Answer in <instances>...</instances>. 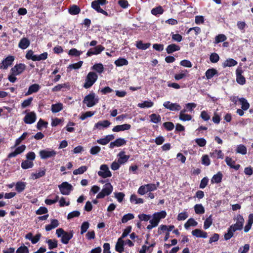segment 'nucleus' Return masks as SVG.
<instances>
[{"mask_svg": "<svg viewBox=\"0 0 253 253\" xmlns=\"http://www.w3.org/2000/svg\"><path fill=\"white\" fill-rule=\"evenodd\" d=\"M210 157L212 158H217L223 159L224 158V154L221 150L215 149L209 154Z\"/></svg>", "mask_w": 253, "mask_h": 253, "instance_id": "412c9836", "label": "nucleus"}, {"mask_svg": "<svg viewBox=\"0 0 253 253\" xmlns=\"http://www.w3.org/2000/svg\"><path fill=\"white\" fill-rule=\"evenodd\" d=\"M238 101L241 105V109L244 110H247L249 109L250 104L246 98L243 97L238 98Z\"/></svg>", "mask_w": 253, "mask_h": 253, "instance_id": "bb28decb", "label": "nucleus"}, {"mask_svg": "<svg viewBox=\"0 0 253 253\" xmlns=\"http://www.w3.org/2000/svg\"><path fill=\"white\" fill-rule=\"evenodd\" d=\"M217 71L214 68L209 69L205 73V75L207 79L210 80L214 76L217 74Z\"/></svg>", "mask_w": 253, "mask_h": 253, "instance_id": "cd10ccee", "label": "nucleus"}, {"mask_svg": "<svg viewBox=\"0 0 253 253\" xmlns=\"http://www.w3.org/2000/svg\"><path fill=\"white\" fill-rule=\"evenodd\" d=\"M116 147H120L126 144V141L124 138H119L115 140Z\"/></svg>", "mask_w": 253, "mask_h": 253, "instance_id": "69168bd1", "label": "nucleus"}, {"mask_svg": "<svg viewBox=\"0 0 253 253\" xmlns=\"http://www.w3.org/2000/svg\"><path fill=\"white\" fill-rule=\"evenodd\" d=\"M100 169L101 171H99L97 173L99 176L103 178H106L112 176V173L109 170L107 165L105 164L101 165Z\"/></svg>", "mask_w": 253, "mask_h": 253, "instance_id": "9d476101", "label": "nucleus"}, {"mask_svg": "<svg viewBox=\"0 0 253 253\" xmlns=\"http://www.w3.org/2000/svg\"><path fill=\"white\" fill-rule=\"evenodd\" d=\"M209 181V179L207 177H204V178H203L202 179V180H201V182L200 183V185H199L200 188H201V189L205 188L208 185Z\"/></svg>", "mask_w": 253, "mask_h": 253, "instance_id": "0e129e2a", "label": "nucleus"}, {"mask_svg": "<svg viewBox=\"0 0 253 253\" xmlns=\"http://www.w3.org/2000/svg\"><path fill=\"white\" fill-rule=\"evenodd\" d=\"M59 188L60 192L64 195H68L71 191L73 190V188L71 184L67 182H63L59 185Z\"/></svg>", "mask_w": 253, "mask_h": 253, "instance_id": "6e6552de", "label": "nucleus"}, {"mask_svg": "<svg viewBox=\"0 0 253 253\" xmlns=\"http://www.w3.org/2000/svg\"><path fill=\"white\" fill-rule=\"evenodd\" d=\"M56 233L58 237H61V241L64 244H68L69 241L73 238L74 234L73 231L67 232L61 228L57 229Z\"/></svg>", "mask_w": 253, "mask_h": 253, "instance_id": "f03ea898", "label": "nucleus"}, {"mask_svg": "<svg viewBox=\"0 0 253 253\" xmlns=\"http://www.w3.org/2000/svg\"><path fill=\"white\" fill-rule=\"evenodd\" d=\"M237 230V222L233 226H230L228 229V232L224 235L225 240H229L233 235V233Z\"/></svg>", "mask_w": 253, "mask_h": 253, "instance_id": "dca6fc26", "label": "nucleus"}, {"mask_svg": "<svg viewBox=\"0 0 253 253\" xmlns=\"http://www.w3.org/2000/svg\"><path fill=\"white\" fill-rule=\"evenodd\" d=\"M111 124V123L108 120H104L103 121H99L94 125V128L101 129L102 128L108 127Z\"/></svg>", "mask_w": 253, "mask_h": 253, "instance_id": "b1692460", "label": "nucleus"}, {"mask_svg": "<svg viewBox=\"0 0 253 253\" xmlns=\"http://www.w3.org/2000/svg\"><path fill=\"white\" fill-rule=\"evenodd\" d=\"M98 79V75L94 72H89L87 75L85 82L83 85L84 87L88 89L91 87L96 82Z\"/></svg>", "mask_w": 253, "mask_h": 253, "instance_id": "7ed1b4c3", "label": "nucleus"}, {"mask_svg": "<svg viewBox=\"0 0 253 253\" xmlns=\"http://www.w3.org/2000/svg\"><path fill=\"white\" fill-rule=\"evenodd\" d=\"M105 50V47L101 44L97 45L93 48H90L86 53L87 56L98 55Z\"/></svg>", "mask_w": 253, "mask_h": 253, "instance_id": "f8f14e48", "label": "nucleus"}, {"mask_svg": "<svg viewBox=\"0 0 253 253\" xmlns=\"http://www.w3.org/2000/svg\"><path fill=\"white\" fill-rule=\"evenodd\" d=\"M194 208L196 214H200L205 212V209L202 204H196Z\"/></svg>", "mask_w": 253, "mask_h": 253, "instance_id": "79ce46f5", "label": "nucleus"}, {"mask_svg": "<svg viewBox=\"0 0 253 253\" xmlns=\"http://www.w3.org/2000/svg\"><path fill=\"white\" fill-rule=\"evenodd\" d=\"M226 40V37L223 34H219L215 38V43H218L221 42H223Z\"/></svg>", "mask_w": 253, "mask_h": 253, "instance_id": "4d7b16f0", "label": "nucleus"}, {"mask_svg": "<svg viewBox=\"0 0 253 253\" xmlns=\"http://www.w3.org/2000/svg\"><path fill=\"white\" fill-rule=\"evenodd\" d=\"M87 169V167L85 166H82L78 169H76L73 171V174L74 175L82 174L86 171Z\"/></svg>", "mask_w": 253, "mask_h": 253, "instance_id": "49530a36", "label": "nucleus"}, {"mask_svg": "<svg viewBox=\"0 0 253 253\" xmlns=\"http://www.w3.org/2000/svg\"><path fill=\"white\" fill-rule=\"evenodd\" d=\"M151 45L150 43H143L142 41H139L136 42V46L137 48L142 50H145L148 48Z\"/></svg>", "mask_w": 253, "mask_h": 253, "instance_id": "e433bc0d", "label": "nucleus"}, {"mask_svg": "<svg viewBox=\"0 0 253 253\" xmlns=\"http://www.w3.org/2000/svg\"><path fill=\"white\" fill-rule=\"evenodd\" d=\"M16 253H29V250L26 246H21L17 249Z\"/></svg>", "mask_w": 253, "mask_h": 253, "instance_id": "774afa93", "label": "nucleus"}, {"mask_svg": "<svg viewBox=\"0 0 253 253\" xmlns=\"http://www.w3.org/2000/svg\"><path fill=\"white\" fill-rule=\"evenodd\" d=\"M198 223L193 218H189L187 222L184 224V227L186 229H188L190 226H196Z\"/></svg>", "mask_w": 253, "mask_h": 253, "instance_id": "a19ab883", "label": "nucleus"}, {"mask_svg": "<svg viewBox=\"0 0 253 253\" xmlns=\"http://www.w3.org/2000/svg\"><path fill=\"white\" fill-rule=\"evenodd\" d=\"M48 53L44 52L40 55H36L34 61L44 60L47 58Z\"/></svg>", "mask_w": 253, "mask_h": 253, "instance_id": "8fccbe9b", "label": "nucleus"}, {"mask_svg": "<svg viewBox=\"0 0 253 253\" xmlns=\"http://www.w3.org/2000/svg\"><path fill=\"white\" fill-rule=\"evenodd\" d=\"M163 105L166 108L172 111H178L180 110L181 108L179 104L176 103H173L170 101L165 102Z\"/></svg>", "mask_w": 253, "mask_h": 253, "instance_id": "4468645a", "label": "nucleus"}, {"mask_svg": "<svg viewBox=\"0 0 253 253\" xmlns=\"http://www.w3.org/2000/svg\"><path fill=\"white\" fill-rule=\"evenodd\" d=\"M125 153L124 151H121L118 155V156L119 157L118 161L120 164L126 163L130 157L129 155H125Z\"/></svg>", "mask_w": 253, "mask_h": 253, "instance_id": "393cba45", "label": "nucleus"}, {"mask_svg": "<svg viewBox=\"0 0 253 253\" xmlns=\"http://www.w3.org/2000/svg\"><path fill=\"white\" fill-rule=\"evenodd\" d=\"M69 12L72 15L78 14L81 12V9L79 6L76 5H73L69 8Z\"/></svg>", "mask_w": 253, "mask_h": 253, "instance_id": "473e14b6", "label": "nucleus"}, {"mask_svg": "<svg viewBox=\"0 0 253 253\" xmlns=\"http://www.w3.org/2000/svg\"><path fill=\"white\" fill-rule=\"evenodd\" d=\"M92 69L100 74L102 73L104 70L103 66L101 63L95 64L92 66Z\"/></svg>", "mask_w": 253, "mask_h": 253, "instance_id": "09e8293b", "label": "nucleus"}, {"mask_svg": "<svg viewBox=\"0 0 253 253\" xmlns=\"http://www.w3.org/2000/svg\"><path fill=\"white\" fill-rule=\"evenodd\" d=\"M95 114V112L87 111L85 113H83L80 116V119L81 120H84L88 117H92Z\"/></svg>", "mask_w": 253, "mask_h": 253, "instance_id": "680f3d73", "label": "nucleus"}, {"mask_svg": "<svg viewBox=\"0 0 253 253\" xmlns=\"http://www.w3.org/2000/svg\"><path fill=\"white\" fill-rule=\"evenodd\" d=\"M46 172V169L43 168L42 170H41L38 172L32 173L31 174V178L33 179H36L42 177L45 175Z\"/></svg>", "mask_w": 253, "mask_h": 253, "instance_id": "c756f323", "label": "nucleus"}, {"mask_svg": "<svg viewBox=\"0 0 253 253\" xmlns=\"http://www.w3.org/2000/svg\"><path fill=\"white\" fill-rule=\"evenodd\" d=\"M195 142L200 147H204L206 145L207 141L204 138H196Z\"/></svg>", "mask_w": 253, "mask_h": 253, "instance_id": "338daca9", "label": "nucleus"}, {"mask_svg": "<svg viewBox=\"0 0 253 253\" xmlns=\"http://www.w3.org/2000/svg\"><path fill=\"white\" fill-rule=\"evenodd\" d=\"M192 234L198 238H206L207 237V233L201 229H196L192 231Z\"/></svg>", "mask_w": 253, "mask_h": 253, "instance_id": "aec40b11", "label": "nucleus"}, {"mask_svg": "<svg viewBox=\"0 0 253 253\" xmlns=\"http://www.w3.org/2000/svg\"><path fill=\"white\" fill-rule=\"evenodd\" d=\"M124 241L121 238H119L115 246V250L119 253H122L124 251Z\"/></svg>", "mask_w": 253, "mask_h": 253, "instance_id": "a878e982", "label": "nucleus"}, {"mask_svg": "<svg viewBox=\"0 0 253 253\" xmlns=\"http://www.w3.org/2000/svg\"><path fill=\"white\" fill-rule=\"evenodd\" d=\"M26 68V66L23 63L16 64L13 67L10 69V73H13L14 75H19L22 74Z\"/></svg>", "mask_w": 253, "mask_h": 253, "instance_id": "9b49d317", "label": "nucleus"}, {"mask_svg": "<svg viewBox=\"0 0 253 253\" xmlns=\"http://www.w3.org/2000/svg\"><path fill=\"white\" fill-rule=\"evenodd\" d=\"M36 114L34 112H31L26 114L23 119L25 124H32L36 120Z\"/></svg>", "mask_w": 253, "mask_h": 253, "instance_id": "ddd939ff", "label": "nucleus"}, {"mask_svg": "<svg viewBox=\"0 0 253 253\" xmlns=\"http://www.w3.org/2000/svg\"><path fill=\"white\" fill-rule=\"evenodd\" d=\"M63 109V104L61 103H58L51 105V111L56 113L60 112Z\"/></svg>", "mask_w": 253, "mask_h": 253, "instance_id": "f704fd0d", "label": "nucleus"}, {"mask_svg": "<svg viewBox=\"0 0 253 253\" xmlns=\"http://www.w3.org/2000/svg\"><path fill=\"white\" fill-rule=\"evenodd\" d=\"M107 3V0H94L91 2V7L98 13H100L106 16H110V13H109L100 7V5H105Z\"/></svg>", "mask_w": 253, "mask_h": 253, "instance_id": "f257e3e1", "label": "nucleus"}, {"mask_svg": "<svg viewBox=\"0 0 253 253\" xmlns=\"http://www.w3.org/2000/svg\"><path fill=\"white\" fill-rule=\"evenodd\" d=\"M46 243L48 244L49 250H52L57 247L58 241L56 240L53 241L51 239H49L46 241Z\"/></svg>", "mask_w": 253, "mask_h": 253, "instance_id": "de8ad7c7", "label": "nucleus"}, {"mask_svg": "<svg viewBox=\"0 0 253 253\" xmlns=\"http://www.w3.org/2000/svg\"><path fill=\"white\" fill-rule=\"evenodd\" d=\"M40 85L37 84H33L29 87L28 90L25 93V95H29L33 93L37 92L40 89Z\"/></svg>", "mask_w": 253, "mask_h": 253, "instance_id": "6ab92c4d", "label": "nucleus"}, {"mask_svg": "<svg viewBox=\"0 0 253 253\" xmlns=\"http://www.w3.org/2000/svg\"><path fill=\"white\" fill-rule=\"evenodd\" d=\"M134 218L133 214L128 213L125 214L122 218L121 221L123 223H126L128 220L132 219Z\"/></svg>", "mask_w": 253, "mask_h": 253, "instance_id": "c03bdc74", "label": "nucleus"}, {"mask_svg": "<svg viewBox=\"0 0 253 253\" xmlns=\"http://www.w3.org/2000/svg\"><path fill=\"white\" fill-rule=\"evenodd\" d=\"M113 191V186L109 182L106 183L102 189L101 191L99 192L96 196V199H102L106 196L109 195Z\"/></svg>", "mask_w": 253, "mask_h": 253, "instance_id": "39448f33", "label": "nucleus"}, {"mask_svg": "<svg viewBox=\"0 0 253 253\" xmlns=\"http://www.w3.org/2000/svg\"><path fill=\"white\" fill-rule=\"evenodd\" d=\"M57 153L54 150L48 149L42 150L39 152V155L42 159L45 160L48 158L54 157Z\"/></svg>", "mask_w": 253, "mask_h": 253, "instance_id": "0eeeda50", "label": "nucleus"}, {"mask_svg": "<svg viewBox=\"0 0 253 253\" xmlns=\"http://www.w3.org/2000/svg\"><path fill=\"white\" fill-rule=\"evenodd\" d=\"M138 217L140 221H147L150 220V218H151V216L149 214H146L144 213H142V214H139L138 215Z\"/></svg>", "mask_w": 253, "mask_h": 253, "instance_id": "e2e57ef3", "label": "nucleus"}, {"mask_svg": "<svg viewBox=\"0 0 253 253\" xmlns=\"http://www.w3.org/2000/svg\"><path fill=\"white\" fill-rule=\"evenodd\" d=\"M131 128V125L129 124H126L122 125H117L114 126L112 130L114 132H119L121 131H124L128 130Z\"/></svg>", "mask_w": 253, "mask_h": 253, "instance_id": "a211bd4d", "label": "nucleus"}, {"mask_svg": "<svg viewBox=\"0 0 253 253\" xmlns=\"http://www.w3.org/2000/svg\"><path fill=\"white\" fill-rule=\"evenodd\" d=\"M163 126L167 131H171L174 127L173 123L170 122H165L163 123Z\"/></svg>", "mask_w": 253, "mask_h": 253, "instance_id": "5fc2aeb1", "label": "nucleus"}, {"mask_svg": "<svg viewBox=\"0 0 253 253\" xmlns=\"http://www.w3.org/2000/svg\"><path fill=\"white\" fill-rule=\"evenodd\" d=\"M180 49V46L174 43L169 44L166 48L167 53L171 54Z\"/></svg>", "mask_w": 253, "mask_h": 253, "instance_id": "5701e85b", "label": "nucleus"}, {"mask_svg": "<svg viewBox=\"0 0 253 253\" xmlns=\"http://www.w3.org/2000/svg\"><path fill=\"white\" fill-rule=\"evenodd\" d=\"M15 59L14 56L8 55L5 58L3 59L1 63H0V69H6L11 66Z\"/></svg>", "mask_w": 253, "mask_h": 253, "instance_id": "1a4fd4ad", "label": "nucleus"}, {"mask_svg": "<svg viewBox=\"0 0 253 253\" xmlns=\"http://www.w3.org/2000/svg\"><path fill=\"white\" fill-rule=\"evenodd\" d=\"M153 102L151 101H145L142 103H139L138 106L141 108H150L153 106Z\"/></svg>", "mask_w": 253, "mask_h": 253, "instance_id": "37998d69", "label": "nucleus"}, {"mask_svg": "<svg viewBox=\"0 0 253 253\" xmlns=\"http://www.w3.org/2000/svg\"><path fill=\"white\" fill-rule=\"evenodd\" d=\"M30 44V41L26 37L22 38L18 43V47L22 49H26Z\"/></svg>", "mask_w": 253, "mask_h": 253, "instance_id": "f3484780", "label": "nucleus"}, {"mask_svg": "<svg viewBox=\"0 0 253 253\" xmlns=\"http://www.w3.org/2000/svg\"><path fill=\"white\" fill-rule=\"evenodd\" d=\"M33 166V162L29 160L23 161L21 163V168L24 169L32 168Z\"/></svg>", "mask_w": 253, "mask_h": 253, "instance_id": "58836bf2", "label": "nucleus"}, {"mask_svg": "<svg viewBox=\"0 0 253 253\" xmlns=\"http://www.w3.org/2000/svg\"><path fill=\"white\" fill-rule=\"evenodd\" d=\"M151 12L153 15L158 16L161 14H162L164 12V10L162 6L160 5L155 8H153L151 10Z\"/></svg>", "mask_w": 253, "mask_h": 253, "instance_id": "7c9ffc66", "label": "nucleus"}, {"mask_svg": "<svg viewBox=\"0 0 253 253\" xmlns=\"http://www.w3.org/2000/svg\"><path fill=\"white\" fill-rule=\"evenodd\" d=\"M33 100V97H30L28 98L27 99L24 100L21 103V107L22 108H25L28 106H29Z\"/></svg>", "mask_w": 253, "mask_h": 253, "instance_id": "bf43d9fd", "label": "nucleus"}, {"mask_svg": "<svg viewBox=\"0 0 253 253\" xmlns=\"http://www.w3.org/2000/svg\"><path fill=\"white\" fill-rule=\"evenodd\" d=\"M26 149V146L25 145H22L17 147L14 151L8 154L7 155V158L10 159L13 157H16L17 155L22 153Z\"/></svg>", "mask_w": 253, "mask_h": 253, "instance_id": "2eb2a0df", "label": "nucleus"}, {"mask_svg": "<svg viewBox=\"0 0 253 253\" xmlns=\"http://www.w3.org/2000/svg\"><path fill=\"white\" fill-rule=\"evenodd\" d=\"M26 188V182L18 181L15 184V190L18 193L23 192Z\"/></svg>", "mask_w": 253, "mask_h": 253, "instance_id": "2f4dec72", "label": "nucleus"}, {"mask_svg": "<svg viewBox=\"0 0 253 253\" xmlns=\"http://www.w3.org/2000/svg\"><path fill=\"white\" fill-rule=\"evenodd\" d=\"M236 64H237V61L233 59L229 58L224 61L223 63L222 66L223 67L225 68L226 67L234 66Z\"/></svg>", "mask_w": 253, "mask_h": 253, "instance_id": "72a5a7b5", "label": "nucleus"}, {"mask_svg": "<svg viewBox=\"0 0 253 253\" xmlns=\"http://www.w3.org/2000/svg\"><path fill=\"white\" fill-rule=\"evenodd\" d=\"M212 215H210L204 221V228L205 229H208L212 224V219L211 218Z\"/></svg>", "mask_w": 253, "mask_h": 253, "instance_id": "864d4df0", "label": "nucleus"}, {"mask_svg": "<svg viewBox=\"0 0 253 253\" xmlns=\"http://www.w3.org/2000/svg\"><path fill=\"white\" fill-rule=\"evenodd\" d=\"M201 163L205 166H209L211 164V160L208 155H204L201 158Z\"/></svg>", "mask_w": 253, "mask_h": 253, "instance_id": "603ef678", "label": "nucleus"}, {"mask_svg": "<svg viewBox=\"0 0 253 253\" xmlns=\"http://www.w3.org/2000/svg\"><path fill=\"white\" fill-rule=\"evenodd\" d=\"M151 121L155 124H157L161 122V118L159 115L152 114L150 116Z\"/></svg>", "mask_w": 253, "mask_h": 253, "instance_id": "3c124183", "label": "nucleus"}, {"mask_svg": "<svg viewBox=\"0 0 253 253\" xmlns=\"http://www.w3.org/2000/svg\"><path fill=\"white\" fill-rule=\"evenodd\" d=\"M226 164L231 168L237 170V165H235V161L233 160L231 158L226 157L225 160Z\"/></svg>", "mask_w": 253, "mask_h": 253, "instance_id": "4c0bfd02", "label": "nucleus"}, {"mask_svg": "<svg viewBox=\"0 0 253 253\" xmlns=\"http://www.w3.org/2000/svg\"><path fill=\"white\" fill-rule=\"evenodd\" d=\"M83 53V51L78 50L76 48H72L69 51V55L78 57Z\"/></svg>", "mask_w": 253, "mask_h": 253, "instance_id": "052dcab7", "label": "nucleus"}, {"mask_svg": "<svg viewBox=\"0 0 253 253\" xmlns=\"http://www.w3.org/2000/svg\"><path fill=\"white\" fill-rule=\"evenodd\" d=\"M89 223L88 221L84 222L81 226V234H83L86 232L87 230L89 228Z\"/></svg>", "mask_w": 253, "mask_h": 253, "instance_id": "13d9d810", "label": "nucleus"}, {"mask_svg": "<svg viewBox=\"0 0 253 253\" xmlns=\"http://www.w3.org/2000/svg\"><path fill=\"white\" fill-rule=\"evenodd\" d=\"M114 63L116 66L120 67L128 65V62L126 59L120 57L115 61Z\"/></svg>", "mask_w": 253, "mask_h": 253, "instance_id": "c9c22d12", "label": "nucleus"}, {"mask_svg": "<svg viewBox=\"0 0 253 253\" xmlns=\"http://www.w3.org/2000/svg\"><path fill=\"white\" fill-rule=\"evenodd\" d=\"M69 87V85L68 84H58L57 85H55L54 87L52 88V91L53 92H58L60 91L63 88H68Z\"/></svg>", "mask_w": 253, "mask_h": 253, "instance_id": "ea45409f", "label": "nucleus"}, {"mask_svg": "<svg viewBox=\"0 0 253 253\" xmlns=\"http://www.w3.org/2000/svg\"><path fill=\"white\" fill-rule=\"evenodd\" d=\"M48 123L44 121L42 119H40L37 124V128L39 130H42V127L46 128L47 127Z\"/></svg>", "mask_w": 253, "mask_h": 253, "instance_id": "a18cd8bd", "label": "nucleus"}, {"mask_svg": "<svg viewBox=\"0 0 253 253\" xmlns=\"http://www.w3.org/2000/svg\"><path fill=\"white\" fill-rule=\"evenodd\" d=\"M167 215L165 211H162L160 212H155L152 216V219L150 220V223H153L156 226H158L160 220L161 219L165 218Z\"/></svg>", "mask_w": 253, "mask_h": 253, "instance_id": "423d86ee", "label": "nucleus"}, {"mask_svg": "<svg viewBox=\"0 0 253 253\" xmlns=\"http://www.w3.org/2000/svg\"><path fill=\"white\" fill-rule=\"evenodd\" d=\"M187 73V71L186 70L182 71V72L179 74H176L174 75V79L176 81H179L185 77H186V73Z\"/></svg>", "mask_w": 253, "mask_h": 253, "instance_id": "6e6d98bb", "label": "nucleus"}, {"mask_svg": "<svg viewBox=\"0 0 253 253\" xmlns=\"http://www.w3.org/2000/svg\"><path fill=\"white\" fill-rule=\"evenodd\" d=\"M223 178V174L221 171H218L216 174L213 175L211 179V183H219L222 181Z\"/></svg>", "mask_w": 253, "mask_h": 253, "instance_id": "4be33fe9", "label": "nucleus"}, {"mask_svg": "<svg viewBox=\"0 0 253 253\" xmlns=\"http://www.w3.org/2000/svg\"><path fill=\"white\" fill-rule=\"evenodd\" d=\"M253 223V213L250 214L248 217V222L244 227V231L248 232L251 228Z\"/></svg>", "mask_w": 253, "mask_h": 253, "instance_id": "c85d7f7f", "label": "nucleus"}, {"mask_svg": "<svg viewBox=\"0 0 253 253\" xmlns=\"http://www.w3.org/2000/svg\"><path fill=\"white\" fill-rule=\"evenodd\" d=\"M98 102V98H95L94 93H89L86 95L83 100V103H85L88 107L94 106Z\"/></svg>", "mask_w": 253, "mask_h": 253, "instance_id": "20e7f679", "label": "nucleus"}]
</instances>
